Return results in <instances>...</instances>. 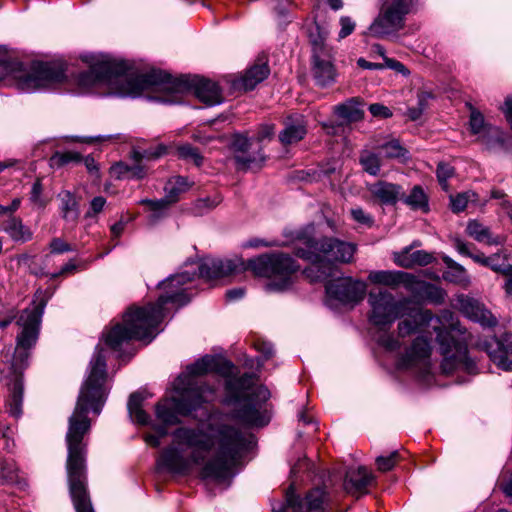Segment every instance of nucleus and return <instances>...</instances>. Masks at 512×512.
Returning <instances> with one entry per match:
<instances>
[{
    "instance_id": "nucleus-28",
    "label": "nucleus",
    "mask_w": 512,
    "mask_h": 512,
    "mask_svg": "<svg viewBox=\"0 0 512 512\" xmlns=\"http://www.w3.org/2000/svg\"><path fill=\"white\" fill-rule=\"evenodd\" d=\"M434 260L432 254L424 250L412 251L411 248L407 247L400 253L394 254V261L398 266L404 268H411L415 265L425 266L430 264Z\"/></svg>"
},
{
    "instance_id": "nucleus-7",
    "label": "nucleus",
    "mask_w": 512,
    "mask_h": 512,
    "mask_svg": "<svg viewBox=\"0 0 512 512\" xmlns=\"http://www.w3.org/2000/svg\"><path fill=\"white\" fill-rule=\"evenodd\" d=\"M0 74L4 78L0 84L12 85L23 92H35L50 88L65 80V68L59 62H34L29 68L15 59L0 47Z\"/></svg>"
},
{
    "instance_id": "nucleus-64",
    "label": "nucleus",
    "mask_w": 512,
    "mask_h": 512,
    "mask_svg": "<svg viewBox=\"0 0 512 512\" xmlns=\"http://www.w3.org/2000/svg\"><path fill=\"white\" fill-rule=\"evenodd\" d=\"M501 109L505 115L507 122L509 123L512 129V96H509L505 99L504 105L502 106Z\"/></svg>"
},
{
    "instance_id": "nucleus-42",
    "label": "nucleus",
    "mask_w": 512,
    "mask_h": 512,
    "mask_svg": "<svg viewBox=\"0 0 512 512\" xmlns=\"http://www.w3.org/2000/svg\"><path fill=\"white\" fill-rule=\"evenodd\" d=\"M29 199L34 206L41 209L48 204V200L43 196V186L39 179L33 183Z\"/></svg>"
},
{
    "instance_id": "nucleus-34",
    "label": "nucleus",
    "mask_w": 512,
    "mask_h": 512,
    "mask_svg": "<svg viewBox=\"0 0 512 512\" xmlns=\"http://www.w3.org/2000/svg\"><path fill=\"white\" fill-rule=\"evenodd\" d=\"M405 273L399 271L375 270L368 275V280L373 284L395 287L403 282Z\"/></svg>"
},
{
    "instance_id": "nucleus-12",
    "label": "nucleus",
    "mask_w": 512,
    "mask_h": 512,
    "mask_svg": "<svg viewBox=\"0 0 512 512\" xmlns=\"http://www.w3.org/2000/svg\"><path fill=\"white\" fill-rule=\"evenodd\" d=\"M312 45L311 74L315 84L319 87H328L336 82L337 70L334 66L332 49L326 45L325 38L318 33L310 34Z\"/></svg>"
},
{
    "instance_id": "nucleus-40",
    "label": "nucleus",
    "mask_w": 512,
    "mask_h": 512,
    "mask_svg": "<svg viewBox=\"0 0 512 512\" xmlns=\"http://www.w3.org/2000/svg\"><path fill=\"white\" fill-rule=\"evenodd\" d=\"M384 153L387 159H404L407 155V150L396 139L388 141L378 146Z\"/></svg>"
},
{
    "instance_id": "nucleus-45",
    "label": "nucleus",
    "mask_w": 512,
    "mask_h": 512,
    "mask_svg": "<svg viewBox=\"0 0 512 512\" xmlns=\"http://www.w3.org/2000/svg\"><path fill=\"white\" fill-rule=\"evenodd\" d=\"M473 196H475V194L472 192H463L455 196H450V205L452 211L455 213L464 211L468 202L470 201V198Z\"/></svg>"
},
{
    "instance_id": "nucleus-22",
    "label": "nucleus",
    "mask_w": 512,
    "mask_h": 512,
    "mask_svg": "<svg viewBox=\"0 0 512 512\" xmlns=\"http://www.w3.org/2000/svg\"><path fill=\"white\" fill-rule=\"evenodd\" d=\"M251 146L250 139L245 135H235L232 141V147L236 154L234 160L237 165L242 169H248L257 164H262L265 161V156L260 149L255 154H246Z\"/></svg>"
},
{
    "instance_id": "nucleus-18",
    "label": "nucleus",
    "mask_w": 512,
    "mask_h": 512,
    "mask_svg": "<svg viewBox=\"0 0 512 512\" xmlns=\"http://www.w3.org/2000/svg\"><path fill=\"white\" fill-rule=\"evenodd\" d=\"M366 283L354 280L351 277H342L330 281L326 285V293L330 299L342 304H356L360 302L366 293Z\"/></svg>"
},
{
    "instance_id": "nucleus-27",
    "label": "nucleus",
    "mask_w": 512,
    "mask_h": 512,
    "mask_svg": "<svg viewBox=\"0 0 512 512\" xmlns=\"http://www.w3.org/2000/svg\"><path fill=\"white\" fill-rule=\"evenodd\" d=\"M167 147L163 144H159L156 148H149L143 151L134 150L132 158L136 161V164L131 166L130 179H142L146 175L145 167L140 164L142 159L155 160L166 154Z\"/></svg>"
},
{
    "instance_id": "nucleus-48",
    "label": "nucleus",
    "mask_w": 512,
    "mask_h": 512,
    "mask_svg": "<svg viewBox=\"0 0 512 512\" xmlns=\"http://www.w3.org/2000/svg\"><path fill=\"white\" fill-rule=\"evenodd\" d=\"M82 159V156L78 152H56L51 160L59 165H66L71 162L79 163Z\"/></svg>"
},
{
    "instance_id": "nucleus-31",
    "label": "nucleus",
    "mask_w": 512,
    "mask_h": 512,
    "mask_svg": "<svg viewBox=\"0 0 512 512\" xmlns=\"http://www.w3.org/2000/svg\"><path fill=\"white\" fill-rule=\"evenodd\" d=\"M145 399L146 396L142 392H135L130 395L127 404L131 419L141 425H149L151 422L149 414L142 408Z\"/></svg>"
},
{
    "instance_id": "nucleus-62",
    "label": "nucleus",
    "mask_w": 512,
    "mask_h": 512,
    "mask_svg": "<svg viewBox=\"0 0 512 512\" xmlns=\"http://www.w3.org/2000/svg\"><path fill=\"white\" fill-rule=\"evenodd\" d=\"M130 169L131 166L126 165L124 163H117L112 167V172L117 175L118 178H128L130 179Z\"/></svg>"
},
{
    "instance_id": "nucleus-53",
    "label": "nucleus",
    "mask_w": 512,
    "mask_h": 512,
    "mask_svg": "<svg viewBox=\"0 0 512 512\" xmlns=\"http://www.w3.org/2000/svg\"><path fill=\"white\" fill-rule=\"evenodd\" d=\"M49 246L51 249V253L53 254H62L65 252H71L75 250L74 247H72L70 244H68L61 238H53Z\"/></svg>"
},
{
    "instance_id": "nucleus-46",
    "label": "nucleus",
    "mask_w": 512,
    "mask_h": 512,
    "mask_svg": "<svg viewBox=\"0 0 512 512\" xmlns=\"http://www.w3.org/2000/svg\"><path fill=\"white\" fill-rule=\"evenodd\" d=\"M423 295L429 302L441 304L445 300L446 293L440 287L429 284L424 287Z\"/></svg>"
},
{
    "instance_id": "nucleus-1",
    "label": "nucleus",
    "mask_w": 512,
    "mask_h": 512,
    "mask_svg": "<svg viewBox=\"0 0 512 512\" xmlns=\"http://www.w3.org/2000/svg\"><path fill=\"white\" fill-rule=\"evenodd\" d=\"M172 442L156 460V469L187 475L192 466H202L200 476L224 482L234 475L241 454L252 443L231 423V416L212 413L196 428L181 426L171 432Z\"/></svg>"
},
{
    "instance_id": "nucleus-30",
    "label": "nucleus",
    "mask_w": 512,
    "mask_h": 512,
    "mask_svg": "<svg viewBox=\"0 0 512 512\" xmlns=\"http://www.w3.org/2000/svg\"><path fill=\"white\" fill-rule=\"evenodd\" d=\"M193 186V182H191L187 177L184 176H174L171 177L165 184V199L170 203L174 204L179 200V197L182 193L189 191V189Z\"/></svg>"
},
{
    "instance_id": "nucleus-6",
    "label": "nucleus",
    "mask_w": 512,
    "mask_h": 512,
    "mask_svg": "<svg viewBox=\"0 0 512 512\" xmlns=\"http://www.w3.org/2000/svg\"><path fill=\"white\" fill-rule=\"evenodd\" d=\"M295 255L311 263L304 274L311 281H321L332 273L333 263H350L357 250L352 242L335 237L315 239L308 232H298L295 237Z\"/></svg>"
},
{
    "instance_id": "nucleus-26",
    "label": "nucleus",
    "mask_w": 512,
    "mask_h": 512,
    "mask_svg": "<svg viewBox=\"0 0 512 512\" xmlns=\"http://www.w3.org/2000/svg\"><path fill=\"white\" fill-rule=\"evenodd\" d=\"M334 113L346 123L359 122L364 118L363 102L352 97L334 107Z\"/></svg>"
},
{
    "instance_id": "nucleus-43",
    "label": "nucleus",
    "mask_w": 512,
    "mask_h": 512,
    "mask_svg": "<svg viewBox=\"0 0 512 512\" xmlns=\"http://www.w3.org/2000/svg\"><path fill=\"white\" fill-rule=\"evenodd\" d=\"M178 155L182 159L192 161L196 166H200L203 161L199 151L189 144L178 147Z\"/></svg>"
},
{
    "instance_id": "nucleus-9",
    "label": "nucleus",
    "mask_w": 512,
    "mask_h": 512,
    "mask_svg": "<svg viewBox=\"0 0 512 512\" xmlns=\"http://www.w3.org/2000/svg\"><path fill=\"white\" fill-rule=\"evenodd\" d=\"M91 425H68L65 441L67 445V476L70 495L77 512H94L87 492L86 453Z\"/></svg>"
},
{
    "instance_id": "nucleus-35",
    "label": "nucleus",
    "mask_w": 512,
    "mask_h": 512,
    "mask_svg": "<svg viewBox=\"0 0 512 512\" xmlns=\"http://www.w3.org/2000/svg\"><path fill=\"white\" fill-rule=\"evenodd\" d=\"M359 163L362 169L371 176H378L381 171V157L378 153L363 149L359 154Z\"/></svg>"
},
{
    "instance_id": "nucleus-50",
    "label": "nucleus",
    "mask_w": 512,
    "mask_h": 512,
    "mask_svg": "<svg viewBox=\"0 0 512 512\" xmlns=\"http://www.w3.org/2000/svg\"><path fill=\"white\" fill-rule=\"evenodd\" d=\"M274 136H275V125L271 124V123H263L258 127L254 139L258 143H262L265 141H271Z\"/></svg>"
},
{
    "instance_id": "nucleus-49",
    "label": "nucleus",
    "mask_w": 512,
    "mask_h": 512,
    "mask_svg": "<svg viewBox=\"0 0 512 512\" xmlns=\"http://www.w3.org/2000/svg\"><path fill=\"white\" fill-rule=\"evenodd\" d=\"M437 178L444 190L448 189V179L454 175V168L447 163H439L436 170Z\"/></svg>"
},
{
    "instance_id": "nucleus-8",
    "label": "nucleus",
    "mask_w": 512,
    "mask_h": 512,
    "mask_svg": "<svg viewBox=\"0 0 512 512\" xmlns=\"http://www.w3.org/2000/svg\"><path fill=\"white\" fill-rule=\"evenodd\" d=\"M255 374L245 373L239 378L226 381L227 404L237 406L234 417L249 426L262 427L268 424L270 416L263 404L270 398V391L264 386L253 387Z\"/></svg>"
},
{
    "instance_id": "nucleus-56",
    "label": "nucleus",
    "mask_w": 512,
    "mask_h": 512,
    "mask_svg": "<svg viewBox=\"0 0 512 512\" xmlns=\"http://www.w3.org/2000/svg\"><path fill=\"white\" fill-rule=\"evenodd\" d=\"M425 107H426L425 97L421 96V97H419V100H418V106L409 108L407 110V116L409 117L410 120L416 121L421 117L423 111L425 110Z\"/></svg>"
},
{
    "instance_id": "nucleus-44",
    "label": "nucleus",
    "mask_w": 512,
    "mask_h": 512,
    "mask_svg": "<svg viewBox=\"0 0 512 512\" xmlns=\"http://www.w3.org/2000/svg\"><path fill=\"white\" fill-rule=\"evenodd\" d=\"M470 110H471V113H470L469 125H470L471 133L480 134L483 131L486 132L487 129H485L486 125H485V120H484V116L482 115V113L479 112L478 110H476L475 108H473L472 106H470Z\"/></svg>"
},
{
    "instance_id": "nucleus-59",
    "label": "nucleus",
    "mask_w": 512,
    "mask_h": 512,
    "mask_svg": "<svg viewBox=\"0 0 512 512\" xmlns=\"http://www.w3.org/2000/svg\"><path fill=\"white\" fill-rule=\"evenodd\" d=\"M417 325L411 320H404L398 324L399 337H406L416 331Z\"/></svg>"
},
{
    "instance_id": "nucleus-13",
    "label": "nucleus",
    "mask_w": 512,
    "mask_h": 512,
    "mask_svg": "<svg viewBox=\"0 0 512 512\" xmlns=\"http://www.w3.org/2000/svg\"><path fill=\"white\" fill-rule=\"evenodd\" d=\"M440 351L443 356L441 369L445 374L462 370L469 374H476L477 367L473 359L468 356L467 344L454 340L447 332L437 334Z\"/></svg>"
},
{
    "instance_id": "nucleus-5",
    "label": "nucleus",
    "mask_w": 512,
    "mask_h": 512,
    "mask_svg": "<svg viewBox=\"0 0 512 512\" xmlns=\"http://www.w3.org/2000/svg\"><path fill=\"white\" fill-rule=\"evenodd\" d=\"M300 269L297 261L284 252L264 253L245 261L241 257L214 259L200 266V275L207 278H220L246 270L255 276L271 278L266 284L268 292L284 291L292 284V276Z\"/></svg>"
},
{
    "instance_id": "nucleus-54",
    "label": "nucleus",
    "mask_w": 512,
    "mask_h": 512,
    "mask_svg": "<svg viewBox=\"0 0 512 512\" xmlns=\"http://www.w3.org/2000/svg\"><path fill=\"white\" fill-rule=\"evenodd\" d=\"M341 29L339 32V38L344 39L349 36L355 29V22L348 16H342L339 20Z\"/></svg>"
},
{
    "instance_id": "nucleus-29",
    "label": "nucleus",
    "mask_w": 512,
    "mask_h": 512,
    "mask_svg": "<svg viewBox=\"0 0 512 512\" xmlns=\"http://www.w3.org/2000/svg\"><path fill=\"white\" fill-rule=\"evenodd\" d=\"M60 200L59 210L64 221L76 224L79 216V202L70 191H63L58 195Z\"/></svg>"
},
{
    "instance_id": "nucleus-41",
    "label": "nucleus",
    "mask_w": 512,
    "mask_h": 512,
    "mask_svg": "<svg viewBox=\"0 0 512 512\" xmlns=\"http://www.w3.org/2000/svg\"><path fill=\"white\" fill-rule=\"evenodd\" d=\"M490 344L484 343L482 345V349H484L492 359L494 363H496L501 369L505 371H511L512 370V361L508 360L507 355L502 351V349L498 350H491Z\"/></svg>"
},
{
    "instance_id": "nucleus-32",
    "label": "nucleus",
    "mask_w": 512,
    "mask_h": 512,
    "mask_svg": "<svg viewBox=\"0 0 512 512\" xmlns=\"http://www.w3.org/2000/svg\"><path fill=\"white\" fill-rule=\"evenodd\" d=\"M269 75V68L266 63L256 64L246 71L240 80L241 87L248 91L265 80Z\"/></svg>"
},
{
    "instance_id": "nucleus-20",
    "label": "nucleus",
    "mask_w": 512,
    "mask_h": 512,
    "mask_svg": "<svg viewBox=\"0 0 512 512\" xmlns=\"http://www.w3.org/2000/svg\"><path fill=\"white\" fill-rule=\"evenodd\" d=\"M374 481V475L364 466L349 467L344 476V491L355 498L368 493V487Z\"/></svg>"
},
{
    "instance_id": "nucleus-4",
    "label": "nucleus",
    "mask_w": 512,
    "mask_h": 512,
    "mask_svg": "<svg viewBox=\"0 0 512 512\" xmlns=\"http://www.w3.org/2000/svg\"><path fill=\"white\" fill-rule=\"evenodd\" d=\"M220 359L206 355L187 366L186 373L181 374L174 383L177 397L165 398L155 406L156 418L165 425L180 422L178 416H190L202 404L215 399L214 388L207 386L197 377L208 372L220 370Z\"/></svg>"
},
{
    "instance_id": "nucleus-58",
    "label": "nucleus",
    "mask_w": 512,
    "mask_h": 512,
    "mask_svg": "<svg viewBox=\"0 0 512 512\" xmlns=\"http://www.w3.org/2000/svg\"><path fill=\"white\" fill-rule=\"evenodd\" d=\"M71 141H74V142H81V143H87V144H92V143H101V142H104V141H108L110 139H112V136L111 135H98V136H90V137H81V136H71L70 137Z\"/></svg>"
},
{
    "instance_id": "nucleus-16",
    "label": "nucleus",
    "mask_w": 512,
    "mask_h": 512,
    "mask_svg": "<svg viewBox=\"0 0 512 512\" xmlns=\"http://www.w3.org/2000/svg\"><path fill=\"white\" fill-rule=\"evenodd\" d=\"M431 345L424 337H417L411 347L398 359L399 369L412 370L421 377L430 373L431 369Z\"/></svg>"
},
{
    "instance_id": "nucleus-38",
    "label": "nucleus",
    "mask_w": 512,
    "mask_h": 512,
    "mask_svg": "<svg viewBox=\"0 0 512 512\" xmlns=\"http://www.w3.org/2000/svg\"><path fill=\"white\" fill-rule=\"evenodd\" d=\"M401 199L414 210H421L423 212L429 210L428 197L419 185L414 186L410 194L406 197L403 196Z\"/></svg>"
},
{
    "instance_id": "nucleus-51",
    "label": "nucleus",
    "mask_w": 512,
    "mask_h": 512,
    "mask_svg": "<svg viewBox=\"0 0 512 512\" xmlns=\"http://www.w3.org/2000/svg\"><path fill=\"white\" fill-rule=\"evenodd\" d=\"M351 216L359 224L371 227L374 223L373 217L366 213L361 207L351 209Z\"/></svg>"
},
{
    "instance_id": "nucleus-19",
    "label": "nucleus",
    "mask_w": 512,
    "mask_h": 512,
    "mask_svg": "<svg viewBox=\"0 0 512 512\" xmlns=\"http://www.w3.org/2000/svg\"><path fill=\"white\" fill-rule=\"evenodd\" d=\"M456 302L459 311L470 321L478 323L483 328H494L497 326V318L478 299L461 294L457 296Z\"/></svg>"
},
{
    "instance_id": "nucleus-39",
    "label": "nucleus",
    "mask_w": 512,
    "mask_h": 512,
    "mask_svg": "<svg viewBox=\"0 0 512 512\" xmlns=\"http://www.w3.org/2000/svg\"><path fill=\"white\" fill-rule=\"evenodd\" d=\"M4 231L15 241H27L31 239V233L25 229L22 221L12 217L4 225Z\"/></svg>"
},
{
    "instance_id": "nucleus-15",
    "label": "nucleus",
    "mask_w": 512,
    "mask_h": 512,
    "mask_svg": "<svg viewBox=\"0 0 512 512\" xmlns=\"http://www.w3.org/2000/svg\"><path fill=\"white\" fill-rule=\"evenodd\" d=\"M329 503L328 493L321 488L308 491L303 498L295 492V487L290 485L286 491L285 503L279 508L273 507L274 512H327Z\"/></svg>"
},
{
    "instance_id": "nucleus-24",
    "label": "nucleus",
    "mask_w": 512,
    "mask_h": 512,
    "mask_svg": "<svg viewBox=\"0 0 512 512\" xmlns=\"http://www.w3.org/2000/svg\"><path fill=\"white\" fill-rule=\"evenodd\" d=\"M466 233L475 241L489 246L503 245L507 240L504 235H493L487 226L477 220L468 221Z\"/></svg>"
},
{
    "instance_id": "nucleus-37",
    "label": "nucleus",
    "mask_w": 512,
    "mask_h": 512,
    "mask_svg": "<svg viewBox=\"0 0 512 512\" xmlns=\"http://www.w3.org/2000/svg\"><path fill=\"white\" fill-rule=\"evenodd\" d=\"M23 383L21 379H16L11 388L10 396L7 402V409L11 416L18 418L22 414Z\"/></svg>"
},
{
    "instance_id": "nucleus-52",
    "label": "nucleus",
    "mask_w": 512,
    "mask_h": 512,
    "mask_svg": "<svg viewBox=\"0 0 512 512\" xmlns=\"http://www.w3.org/2000/svg\"><path fill=\"white\" fill-rule=\"evenodd\" d=\"M106 204V199L103 196L94 197L90 202V208L86 212V218H92L102 212L104 206Z\"/></svg>"
},
{
    "instance_id": "nucleus-17",
    "label": "nucleus",
    "mask_w": 512,
    "mask_h": 512,
    "mask_svg": "<svg viewBox=\"0 0 512 512\" xmlns=\"http://www.w3.org/2000/svg\"><path fill=\"white\" fill-rule=\"evenodd\" d=\"M453 245L459 254L471 258L475 263L487 267L495 273L502 274L512 271V264L508 262L510 253L505 249L486 256L479 251L477 253L472 252L471 248L475 249V246L460 238H454Z\"/></svg>"
},
{
    "instance_id": "nucleus-23",
    "label": "nucleus",
    "mask_w": 512,
    "mask_h": 512,
    "mask_svg": "<svg viewBox=\"0 0 512 512\" xmlns=\"http://www.w3.org/2000/svg\"><path fill=\"white\" fill-rule=\"evenodd\" d=\"M366 188L373 198L386 205H393L404 196L401 185L384 180L367 183Z\"/></svg>"
},
{
    "instance_id": "nucleus-25",
    "label": "nucleus",
    "mask_w": 512,
    "mask_h": 512,
    "mask_svg": "<svg viewBox=\"0 0 512 512\" xmlns=\"http://www.w3.org/2000/svg\"><path fill=\"white\" fill-rule=\"evenodd\" d=\"M447 270L443 272V279L462 288H468L471 285V278L464 266L454 261L451 257L445 255L442 257Z\"/></svg>"
},
{
    "instance_id": "nucleus-36",
    "label": "nucleus",
    "mask_w": 512,
    "mask_h": 512,
    "mask_svg": "<svg viewBox=\"0 0 512 512\" xmlns=\"http://www.w3.org/2000/svg\"><path fill=\"white\" fill-rule=\"evenodd\" d=\"M508 139V135L499 127H488L486 132L481 136L482 142L489 150L506 148Z\"/></svg>"
},
{
    "instance_id": "nucleus-10",
    "label": "nucleus",
    "mask_w": 512,
    "mask_h": 512,
    "mask_svg": "<svg viewBox=\"0 0 512 512\" xmlns=\"http://www.w3.org/2000/svg\"><path fill=\"white\" fill-rule=\"evenodd\" d=\"M417 0H380L378 16L368 27L367 34L384 38L401 30L405 18L410 14Z\"/></svg>"
},
{
    "instance_id": "nucleus-2",
    "label": "nucleus",
    "mask_w": 512,
    "mask_h": 512,
    "mask_svg": "<svg viewBox=\"0 0 512 512\" xmlns=\"http://www.w3.org/2000/svg\"><path fill=\"white\" fill-rule=\"evenodd\" d=\"M83 60L89 64V70L79 77V84L83 87L104 86L109 89V94L131 97L147 91L155 93L152 99L167 104L180 103L181 95L194 88L196 97L208 106L223 101L219 86L207 79H191L188 76L174 78L156 69L137 74L125 62L107 55H87Z\"/></svg>"
},
{
    "instance_id": "nucleus-55",
    "label": "nucleus",
    "mask_w": 512,
    "mask_h": 512,
    "mask_svg": "<svg viewBox=\"0 0 512 512\" xmlns=\"http://www.w3.org/2000/svg\"><path fill=\"white\" fill-rule=\"evenodd\" d=\"M379 344L388 351H395L400 347V342L391 334L382 335L379 338Z\"/></svg>"
},
{
    "instance_id": "nucleus-11",
    "label": "nucleus",
    "mask_w": 512,
    "mask_h": 512,
    "mask_svg": "<svg viewBox=\"0 0 512 512\" xmlns=\"http://www.w3.org/2000/svg\"><path fill=\"white\" fill-rule=\"evenodd\" d=\"M33 306L22 311L17 323L22 327L21 333L17 336V346L14 359L16 362H24L28 358V350L35 345L41 318L46 306V299L42 291L35 294Z\"/></svg>"
},
{
    "instance_id": "nucleus-14",
    "label": "nucleus",
    "mask_w": 512,
    "mask_h": 512,
    "mask_svg": "<svg viewBox=\"0 0 512 512\" xmlns=\"http://www.w3.org/2000/svg\"><path fill=\"white\" fill-rule=\"evenodd\" d=\"M368 303L371 308L370 322L379 328H384L402 316L408 300L405 298L396 300L388 290L378 289L369 292Z\"/></svg>"
},
{
    "instance_id": "nucleus-33",
    "label": "nucleus",
    "mask_w": 512,
    "mask_h": 512,
    "mask_svg": "<svg viewBox=\"0 0 512 512\" xmlns=\"http://www.w3.org/2000/svg\"><path fill=\"white\" fill-rule=\"evenodd\" d=\"M139 203L147 206V211L149 212L147 220L149 225H155L161 219L165 218L172 205L165 198L158 200L142 199Z\"/></svg>"
},
{
    "instance_id": "nucleus-21",
    "label": "nucleus",
    "mask_w": 512,
    "mask_h": 512,
    "mask_svg": "<svg viewBox=\"0 0 512 512\" xmlns=\"http://www.w3.org/2000/svg\"><path fill=\"white\" fill-rule=\"evenodd\" d=\"M283 124L284 128L278 134L283 146L296 144L307 134V123L303 115H290L285 118Z\"/></svg>"
},
{
    "instance_id": "nucleus-3",
    "label": "nucleus",
    "mask_w": 512,
    "mask_h": 512,
    "mask_svg": "<svg viewBox=\"0 0 512 512\" xmlns=\"http://www.w3.org/2000/svg\"><path fill=\"white\" fill-rule=\"evenodd\" d=\"M211 260H206L210 262ZM201 262L197 266L198 272L183 271L169 276L158 284L161 290L157 302L148 304L145 307H130L123 315V321L116 323L110 329L103 333L105 344L113 349L119 350L121 346L131 340L151 341L156 335V329L166 316V305L171 304L177 307L186 305L191 295L188 293L190 284L197 276L208 279L200 275Z\"/></svg>"
},
{
    "instance_id": "nucleus-47",
    "label": "nucleus",
    "mask_w": 512,
    "mask_h": 512,
    "mask_svg": "<svg viewBox=\"0 0 512 512\" xmlns=\"http://www.w3.org/2000/svg\"><path fill=\"white\" fill-rule=\"evenodd\" d=\"M398 460H399L398 451H393L388 456H378L376 458L377 468H378V470H380L382 472L389 471L396 465Z\"/></svg>"
},
{
    "instance_id": "nucleus-61",
    "label": "nucleus",
    "mask_w": 512,
    "mask_h": 512,
    "mask_svg": "<svg viewBox=\"0 0 512 512\" xmlns=\"http://www.w3.org/2000/svg\"><path fill=\"white\" fill-rule=\"evenodd\" d=\"M384 65H385V68H391L397 72H400L404 75H406L408 73V70L407 68L399 61L397 60H394V59H391V58H388V57H384Z\"/></svg>"
},
{
    "instance_id": "nucleus-63",
    "label": "nucleus",
    "mask_w": 512,
    "mask_h": 512,
    "mask_svg": "<svg viewBox=\"0 0 512 512\" xmlns=\"http://www.w3.org/2000/svg\"><path fill=\"white\" fill-rule=\"evenodd\" d=\"M497 349H502V351L507 354H512V335H505L503 338V342L495 341Z\"/></svg>"
},
{
    "instance_id": "nucleus-60",
    "label": "nucleus",
    "mask_w": 512,
    "mask_h": 512,
    "mask_svg": "<svg viewBox=\"0 0 512 512\" xmlns=\"http://www.w3.org/2000/svg\"><path fill=\"white\" fill-rule=\"evenodd\" d=\"M281 244L278 241L267 242L260 238H254L248 240L243 244L244 248H259V247H274L280 246Z\"/></svg>"
},
{
    "instance_id": "nucleus-57",
    "label": "nucleus",
    "mask_w": 512,
    "mask_h": 512,
    "mask_svg": "<svg viewBox=\"0 0 512 512\" xmlns=\"http://www.w3.org/2000/svg\"><path fill=\"white\" fill-rule=\"evenodd\" d=\"M369 111L374 117L389 118L392 116L390 109L379 103L371 104Z\"/></svg>"
}]
</instances>
